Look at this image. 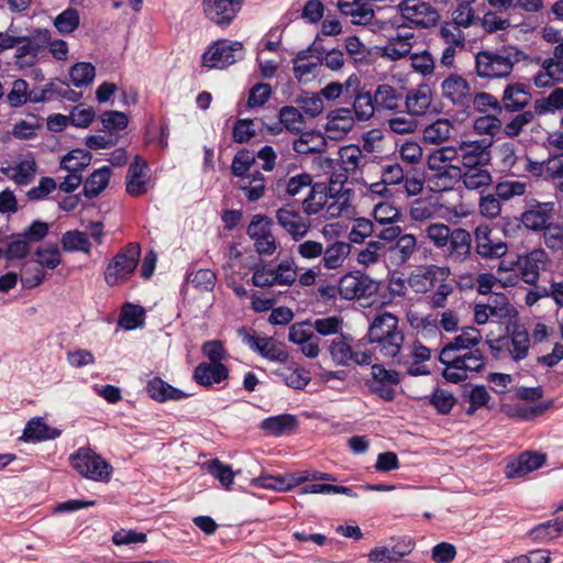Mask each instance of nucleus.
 I'll return each mask as SVG.
<instances>
[{
    "label": "nucleus",
    "instance_id": "obj_17",
    "mask_svg": "<svg viewBox=\"0 0 563 563\" xmlns=\"http://www.w3.org/2000/svg\"><path fill=\"white\" fill-rule=\"evenodd\" d=\"M474 240L476 254L482 258H501L508 252V245L504 241L492 239V228L488 224H479L475 228Z\"/></svg>",
    "mask_w": 563,
    "mask_h": 563
},
{
    "label": "nucleus",
    "instance_id": "obj_5",
    "mask_svg": "<svg viewBox=\"0 0 563 563\" xmlns=\"http://www.w3.org/2000/svg\"><path fill=\"white\" fill-rule=\"evenodd\" d=\"M486 344L496 358L510 357L515 362H520L529 354L530 334L522 325L514 324L506 335L486 339Z\"/></svg>",
    "mask_w": 563,
    "mask_h": 563
},
{
    "label": "nucleus",
    "instance_id": "obj_27",
    "mask_svg": "<svg viewBox=\"0 0 563 563\" xmlns=\"http://www.w3.org/2000/svg\"><path fill=\"white\" fill-rule=\"evenodd\" d=\"M545 462V455L536 452H525L510 460L505 467L507 478H520L540 468Z\"/></svg>",
    "mask_w": 563,
    "mask_h": 563
},
{
    "label": "nucleus",
    "instance_id": "obj_8",
    "mask_svg": "<svg viewBox=\"0 0 563 563\" xmlns=\"http://www.w3.org/2000/svg\"><path fill=\"white\" fill-rule=\"evenodd\" d=\"M69 461L81 476L96 482L108 481L113 471L112 466L90 448H79L70 454Z\"/></svg>",
    "mask_w": 563,
    "mask_h": 563
},
{
    "label": "nucleus",
    "instance_id": "obj_63",
    "mask_svg": "<svg viewBox=\"0 0 563 563\" xmlns=\"http://www.w3.org/2000/svg\"><path fill=\"white\" fill-rule=\"evenodd\" d=\"M500 198L494 194L481 195L478 200V212L482 217L494 220L501 213Z\"/></svg>",
    "mask_w": 563,
    "mask_h": 563
},
{
    "label": "nucleus",
    "instance_id": "obj_42",
    "mask_svg": "<svg viewBox=\"0 0 563 563\" xmlns=\"http://www.w3.org/2000/svg\"><path fill=\"white\" fill-rule=\"evenodd\" d=\"M327 203L328 195L324 185L314 184L310 188L308 196L302 200V211L310 219V217L322 211Z\"/></svg>",
    "mask_w": 563,
    "mask_h": 563
},
{
    "label": "nucleus",
    "instance_id": "obj_33",
    "mask_svg": "<svg viewBox=\"0 0 563 563\" xmlns=\"http://www.w3.org/2000/svg\"><path fill=\"white\" fill-rule=\"evenodd\" d=\"M254 485L275 492H288L299 486V475L296 473H287L284 475L263 474L254 479Z\"/></svg>",
    "mask_w": 563,
    "mask_h": 563
},
{
    "label": "nucleus",
    "instance_id": "obj_46",
    "mask_svg": "<svg viewBox=\"0 0 563 563\" xmlns=\"http://www.w3.org/2000/svg\"><path fill=\"white\" fill-rule=\"evenodd\" d=\"M377 109L394 111L400 107L401 96L389 85H379L374 93Z\"/></svg>",
    "mask_w": 563,
    "mask_h": 563
},
{
    "label": "nucleus",
    "instance_id": "obj_61",
    "mask_svg": "<svg viewBox=\"0 0 563 563\" xmlns=\"http://www.w3.org/2000/svg\"><path fill=\"white\" fill-rule=\"evenodd\" d=\"M102 130L111 135L115 132L122 131L128 126L129 119L125 113L121 111H106L100 115Z\"/></svg>",
    "mask_w": 563,
    "mask_h": 563
},
{
    "label": "nucleus",
    "instance_id": "obj_47",
    "mask_svg": "<svg viewBox=\"0 0 563 563\" xmlns=\"http://www.w3.org/2000/svg\"><path fill=\"white\" fill-rule=\"evenodd\" d=\"M92 155L88 150L75 148L68 152L60 161V168L67 172L80 173L90 165Z\"/></svg>",
    "mask_w": 563,
    "mask_h": 563
},
{
    "label": "nucleus",
    "instance_id": "obj_37",
    "mask_svg": "<svg viewBox=\"0 0 563 563\" xmlns=\"http://www.w3.org/2000/svg\"><path fill=\"white\" fill-rule=\"evenodd\" d=\"M439 272H444V268L435 265L420 267L410 274L408 285L415 292L426 294L433 288V283Z\"/></svg>",
    "mask_w": 563,
    "mask_h": 563
},
{
    "label": "nucleus",
    "instance_id": "obj_34",
    "mask_svg": "<svg viewBox=\"0 0 563 563\" xmlns=\"http://www.w3.org/2000/svg\"><path fill=\"white\" fill-rule=\"evenodd\" d=\"M432 101V90L428 85H420L408 91L405 104L410 115H422Z\"/></svg>",
    "mask_w": 563,
    "mask_h": 563
},
{
    "label": "nucleus",
    "instance_id": "obj_32",
    "mask_svg": "<svg viewBox=\"0 0 563 563\" xmlns=\"http://www.w3.org/2000/svg\"><path fill=\"white\" fill-rule=\"evenodd\" d=\"M339 161L342 169L350 175H356L368 163L369 158L355 144L340 147Z\"/></svg>",
    "mask_w": 563,
    "mask_h": 563
},
{
    "label": "nucleus",
    "instance_id": "obj_15",
    "mask_svg": "<svg viewBox=\"0 0 563 563\" xmlns=\"http://www.w3.org/2000/svg\"><path fill=\"white\" fill-rule=\"evenodd\" d=\"M247 235L254 242L261 255H272L276 249V240L272 233V220L263 214H255L247 227Z\"/></svg>",
    "mask_w": 563,
    "mask_h": 563
},
{
    "label": "nucleus",
    "instance_id": "obj_29",
    "mask_svg": "<svg viewBox=\"0 0 563 563\" xmlns=\"http://www.w3.org/2000/svg\"><path fill=\"white\" fill-rule=\"evenodd\" d=\"M328 141L320 131L300 132L299 137L292 142L294 151L299 155L320 154L325 152Z\"/></svg>",
    "mask_w": 563,
    "mask_h": 563
},
{
    "label": "nucleus",
    "instance_id": "obj_12",
    "mask_svg": "<svg viewBox=\"0 0 563 563\" xmlns=\"http://www.w3.org/2000/svg\"><path fill=\"white\" fill-rule=\"evenodd\" d=\"M239 336L245 345L264 358L279 362H284L287 358V353L282 344L274 338L257 336L255 331L246 328L239 329Z\"/></svg>",
    "mask_w": 563,
    "mask_h": 563
},
{
    "label": "nucleus",
    "instance_id": "obj_22",
    "mask_svg": "<svg viewBox=\"0 0 563 563\" xmlns=\"http://www.w3.org/2000/svg\"><path fill=\"white\" fill-rule=\"evenodd\" d=\"M374 27L377 29L387 42H415V31L401 16L396 13L387 20H375Z\"/></svg>",
    "mask_w": 563,
    "mask_h": 563
},
{
    "label": "nucleus",
    "instance_id": "obj_54",
    "mask_svg": "<svg viewBox=\"0 0 563 563\" xmlns=\"http://www.w3.org/2000/svg\"><path fill=\"white\" fill-rule=\"evenodd\" d=\"M462 29H464L462 25L451 20L441 24L439 34L446 45L460 46V49H463L465 35Z\"/></svg>",
    "mask_w": 563,
    "mask_h": 563
},
{
    "label": "nucleus",
    "instance_id": "obj_44",
    "mask_svg": "<svg viewBox=\"0 0 563 563\" xmlns=\"http://www.w3.org/2000/svg\"><path fill=\"white\" fill-rule=\"evenodd\" d=\"M240 188L244 191L249 201H257L265 194V178L258 170H254L247 176L241 178Z\"/></svg>",
    "mask_w": 563,
    "mask_h": 563
},
{
    "label": "nucleus",
    "instance_id": "obj_31",
    "mask_svg": "<svg viewBox=\"0 0 563 563\" xmlns=\"http://www.w3.org/2000/svg\"><path fill=\"white\" fill-rule=\"evenodd\" d=\"M531 100L530 86L523 82H514L506 86L503 95L504 108L508 111H519Z\"/></svg>",
    "mask_w": 563,
    "mask_h": 563
},
{
    "label": "nucleus",
    "instance_id": "obj_45",
    "mask_svg": "<svg viewBox=\"0 0 563 563\" xmlns=\"http://www.w3.org/2000/svg\"><path fill=\"white\" fill-rule=\"evenodd\" d=\"M390 250L394 252L397 264H406L417 252V238L411 233H405L398 238Z\"/></svg>",
    "mask_w": 563,
    "mask_h": 563
},
{
    "label": "nucleus",
    "instance_id": "obj_19",
    "mask_svg": "<svg viewBox=\"0 0 563 563\" xmlns=\"http://www.w3.org/2000/svg\"><path fill=\"white\" fill-rule=\"evenodd\" d=\"M244 0H203L206 16L219 25H229L241 10Z\"/></svg>",
    "mask_w": 563,
    "mask_h": 563
},
{
    "label": "nucleus",
    "instance_id": "obj_2",
    "mask_svg": "<svg viewBox=\"0 0 563 563\" xmlns=\"http://www.w3.org/2000/svg\"><path fill=\"white\" fill-rule=\"evenodd\" d=\"M492 146L493 142L489 139L462 140L455 145L441 146L428 155L427 167L442 168L464 165L468 168L475 163L490 162Z\"/></svg>",
    "mask_w": 563,
    "mask_h": 563
},
{
    "label": "nucleus",
    "instance_id": "obj_59",
    "mask_svg": "<svg viewBox=\"0 0 563 563\" xmlns=\"http://www.w3.org/2000/svg\"><path fill=\"white\" fill-rule=\"evenodd\" d=\"M527 183L520 180H503L495 185L496 195L504 201L521 197L527 191Z\"/></svg>",
    "mask_w": 563,
    "mask_h": 563
},
{
    "label": "nucleus",
    "instance_id": "obj_64",
    "mask_svg": "<svg viewBox=\"0 0 563 563\" xmlns=\"http://www.w3.org/2000/svg\"><path fill=\"white\" fill-rule=\"evenodd\" d=\"M80 22L79 13L76 9L68 8L60 12L54 20V26L62 34H70L78 26Z\"/></svg>",
    "mask_w": 563,
    "mask_h": 563
},
{
    "label": "nucleus",
    "instance_id": "obj_49",
    "mask_svg": "<svg viewBox=\"0 0 563 563\" xmlns=\"http://www.w3.org/2000/svg\"><path fill=\"white\" fill-rule=\"evenodd\" d=\"M410 552V549L400 547H376L368 553L372 563H397Z\"/></svg>",
    "mask_w": 563,
    "mask_h": 563
},
{
    "label": "nucleus",
    "instance_id": "obj_62",
    "mask_svg": "<svg viewBox=\"0 0 563 563\" xmlns=\"http://www.w3.org/2000/svg\"><path fill=\"white\" fill-rule=\"evenodd\" d=\"M545 179L552 180L556 192L563 195V159L558 154L545 159Z\"/></svg>",
    "mask_w": 563,
    "mask_h": 563
},
{
    "label": "nucleus",
    "instance_id": "obj_30",
    "mask_svg": "<svg viewBox=\"0 0 563 563\" xmlns=\"http://www.w3.org/2000/svg\"><path fill=\"white\" fill-rule=\"evenodd\" d=\"M338 5L341 13L351 16L354 24L365 25L377 20L372 5L365 0H339Z\"/></svg>",
    "mask_w": 563,
    "mask_h": 563
},
{
    "label": "nucleus",
    "instance_id": "obj_10",
    "mask_svg": "<svg viewBox=\"0 0 563 563\" xmlns=\"http://www.w3.org/2000/svg\"><path fill=\"white\" fill-rule=\"evenodd\" d=\"M393 360L397 365L404 367L409 376L430 374L427 362L431 360V350L418 340L409 344L404 343L401 351Z\"/></svg>",
    "mask_w": 563,
    "mask_h": 563
},
{
    "label": "nucleus",
    "instance_id": "obj_56",
    "mask_svg": "<svg viewBox=\"0 0 563 563\" xmlns=\"http://www.w3.org/2000/svg\"><path fill=\"white\" fill-rule=\"evenodd\" d=\"M539 115L563 109V88H555L547 98L537 99L533 104Z\"/></svg>",
    "mask_w": 563,
    "mask_h": 563
},
{
    "label": "nucleus",
    "instance_id": "obj_13",
    "mask_svg": "<svg viewBox=\"0 0 563 563\" xmlns=\"http://www.w3.org/2000/svg\"><path fill=\"white\" fill-rule=\"evenodd\" d=\"M278 225L295 241H301L311 229L310 219L291 205H285L276 211Z\"/></svg>",
    "mask_w": 563,
    "mask_h": 563
},
{
    "label": "nucleus",
    "instance_id": "obj_3",
    "mask_svg": "<svg viewBox=\"0 0 563 563\" xmlns=\"http://www.w3.org/2000/svg\"><path fill=\"white\" fill-rule=\"evenodd\" d=\"M398 322V318L390 312L377 314L371 322L367 340L384 357L394 358L401 351L405 335Z\"/></svg>",
    "mask_w": 563,
    "mask_h": 563
},
{
    "label": "nucleus",
    "instance_id": "obj_6",
    "mask_svg": "<svg viewBox=\"0 0 563 563\" xmlns=\"http://www.w3.org/2000/svg\"><path fill=\"white\" fill-rule=\"evenodd\" d=\"M445 366L442 376L445 380L457 384L468 378L470 373L483 371L487 363V357L479 349L454 354L449 358H439Z\"/></svg>",
    "mask_w": 563,
    "mask_h": 563
},
{
    "label": "nucleus",
    "instance_id": "obj_50",
    "mask_svg": "<svg viewBox=\"0 0 563 563\" xmlns=\"http://www.w3.org/2000/svg\"><path fill=\"white\" fill-rule=\"evenodd\" d=\"M144 309L141 306L125 303L122 307L119 324L125 330H134L143 324Z\"/></svg>",
    "mask_w": 563,
    "mask_h": 563
},
{
    "label": "nucleus",
    "instance_id": "obj_21",
    "mask_svg": "<svg viewBox=\"0 0 563 563\" xmlns=\"http://www.w3.org/2000/svg\"><path fill=\"white\" fill-rule=\"evenodd\" d=\"M442 97L455 106H467L472 100L470 82L457 74H451L441 82Z\"/></svg>",
    "mask_w": 563,
    "mask_h": 563
},
{
    "label": "nucleus",
    "instance_id": "obj_53",
    "mask_svg": "<svg viewBox=\"0 0 563 563\" xmlns=\"http://www.w3.org/2000/svg\"><path fill=\"white\" fill-rule=\"evenodd\" d=\"M203 467L208 473L216 477L225 489H231L235 475L231 466L223 464L218 459H214L206 462Z\"/></svg>",
    "mask_w": 563,
    "mask_h": 563
},
{
    "label": "nucleus",
    "instance_id": "obj_55",
    "mask_svg": "<svg viewBox=\"0 0 563 563\" xmlns=\"http://www.w3.org/2000/svg\"><path fill=\"white\" fill-rule=\"evenodd\" d=\"M550 214L549 212L538 207L536 209L527 210L521 216L522 224L532 231H541L549 228Z\"/></svg>",
    "mask_w": 563,
    "mask_h": 563
},
{
    "label": "nucleus",
    "instance_id": "obj_26",
    "mask_svg": "<svg viewBox=\"0 0 563 563\" xmlns=\"http://www.w3.org/2000/svg\"><path fill=\"white\" fill-rule=\"evenodd\" d=\"M322 65V52L314 45L300 51L294 58V74L299 80H308L310 76H314L318 68Z\"/></svg>",
    "mask_w": 563,
    "mask_h": 563
},
{
    "label": "nucleus",
    "instance_id": "obj_41",
    "mask_svg": "<svg viewBox=\"0 0 563 563\" xmlns=\"http://www.w3.org/2000/svg\"><path fill=\"white\" fill-rule=\"evenodd\" d=\"M111 174L108 166L96 169L84 184V195L89 199L98 197L108 187Z\"/></svg>",
    "mask_w": 563,
    "mask_h": 563
},
{
    "label": "nucleus",
    "instance_id": "obj_48",
    "mask_svg": "<svg viewBox=\"0 0 563 563\" xmlns=\"http://www.w3.org/2000/svg\"><path fill=\"white\" fill-rule=\"evenodd\" d=\"M62 245L66 252H82L89 254L91 243L85 232L78 230L67 231L62 236Z\"/></svg>",
    "mask_w": 563,
    "mask_h": 563
},
{
    "label": "nucleus",
    "instance_id": "obj_39",
    "mask_svg": "<svg viewBox=\"0 0 563 563\" xmlns=\"http://www.w3.org/2000/svg\"><path fill=\"white\" fill-rule=\"evenodd\" d=\"M146 390L150 397L157 401L179 400L187 396L183 390L173 387L158 377L148 380Z\"/></svg>",
    "mask_w": 563,
    "mask_h": 563
},
{
    "label": "nucleus",
    "instance_id": "obj_11",
    "mask_svg": "<svg viewBox=\"0 0 563 563\" xmlns=\"http://www.w3.org/2000/svg\"><path fill=\"white\" fill-rule=\"evenodd\" d=\"M244 45L240 41L219 40L202 55V65L209 68H227L243 59Z\"/></svg>",
    "mask_w": 563,
    "mask_h": 563
},
{
    "label": "nucleus",
    "instance_id": "obj_14",
    "mask_svg": "<svg viewBox=\"0 0 563 563\" xmlns=\"http://www.w3.org/2000/svg\"><path fill=\"white\" fill-rule=\"evenodd\" d=\"M21 43L15 52V62L20 67L33 65L38 54L47 48L49 30L36 29L30 36H20Z\"/></svg>",
    "mask_w": 563,
    "mask_h": 563
},
{
    "label": "nucleus",
    "instance_id": "obj_1",
    "mask_svg": "<svg viewBox=\"0 0 563 563\" xmlns=\"http://www.w3.org/2000/svg\"><path fill=\"white\" fill-rule=\"evenodd\" d=\"M490 162L475 163L472 167L464 165L442 168H428V187L434 192L448 191L462 181L467 190H482L493 184V175L488 169Z\"/></svg>",
    "mask_w": 563,
    "mask_h": 563
},
{
    "label": "nucleus",
    "instance_id": "obj_52",
    "mask_svg": "<svg viewBox=\"0 0 563 563\" xmlns=\"http://www.w3.org/2000/svg\"><path fill=\"white\" fill-rule=\"evenodd\" d=\"M95 76L96 69L91 63H77L69 70L70 81L77 88L89 86Z\"/></svg>",
    "mask_w": 563,
    "mask_h": 563
},
{
    "label": "nucleus",
    "instance_id": "obj_60",
    "mask_svg": "<svg viewBox=\"0 0 563 563\" xmlns=\"http://www.w3.org/2000/svg\"><path fill=\"white\" fill-rule=\"evenodd\" d=\"M438 212V206L430 199H417L412 202L409 214L413 221L424 222Z\"/></svg>",
    "mask_w": 563,
    "mask_h": 563
},
{
    "label": "nucleus",
    "instance_id": "obj_43",
    "mask_svg": "<svg viewBox=\"0 0 563 563\" xmlns=\"http://www.w3.org/2000/svg\"><path fill=\"white\" fill-rule=\"evenodd\" d=\"M297 424L292 415L284 413L272 416L261 422V428L271 435L279 437L291 431Z\"/></svg>",
    "mask_w": 563,
    "mask_h": 563
},
{
    "label": "nucleus",
    "instance_id": "obj_25",
    "mask_svg": "<svg viewBox=\"0 0 563 563\" xmlns=\"http://www.w3.org/2000/svg\"><path fill=\"white\" fill-rule=\"evenodd\" d=\"M482 339L481 331L475 327L463 328L460 334L442 347L439 358H449L454 354L473 351L477 349L476 346L482 342Z\"/></svg>",
    "mask_w": 563,
    "mask_h": 563
},
{
    "label": "nucleus",
    "instance_id": "obj_35",
    "mask_svg": "<svg viewBox=\"0 0 563 563\" xmlns=\"http://www.w3.org/2000/svg\"><path fill=\"white\" fill-rule=\"evenodd\" d=\"M229 376V369L225 365L200 363L194 371L195 382L205 387L212 386L225 380Z\"/></svg>",
    "mask_w": 563,
    "mask_h": 563
},
{
    "label": "nucleus",
    "instance_id": "obj_24",
    "mask_svg": "<svg viewBox=\"0 0 563 563\" xmlns=\"http://www.w3.org/2000/svg\"><path fill=\"white\" fill-rule=\"evenodd\" d=\"M125 180V190L130 196L139 197L144 195L150 183L146 161L136 155L129 166Z\"/></svg>",
    "mask_w": 563,
    "mask_h": 563
},
{
    "label": "nucleus",
    "instance_id": "obj_58",
    "mask_svg": "<svg viewBox=\"0 0 563 563\" xmlns=\"http://www.w3.org/2000/svg\"><path fill=\"white\" fill-rule=\"evenodd\" d=\"M279 121L285 129L291 133H299L305 128V120L301 112L291 106L283 107L279 110Z\"/></svg>",
    "mask_w": 563,
    "mask_h": 563
},
{
    "label": "nucleus",
    "instance_id": "obj_20",
    "mask_svg": "<svg viewBox=\"0 0 563 563\" xmlns=\"http://www.w3.org/2000/svg\"><path fill=\"white\" fill-rule=\"evenodd\" d=\"M37 164L32 153L18 155L5 168L4 174L19 186L29 185L35 177Z\"/></svg>",
    "mask_w": 563,
    "mask_h": 563
},
{
    "label": "nucleus",
    "instance_id": "obj_7",
    "mask_svg": "<svg viewBox=\"0 0 563 563\" xmlns=\"http://www.w3.org/2000/svg\"><path fill=\"white\" fill-rule=\"evenodd\" d=\"M141 255L137 243H129L111 260L104 271V280L109 286L125 283L133 275Z\"/></svg>",
    "mask_w": 563,
    "mask_h": 563
},
{
    "label": "nucleus",
    "instance_id": "obj_18",
    "mask_svg": "<svg viewBox=\"0 0 563 563\" xmlns=\"http://www.w3.org/2000/svg\"><path fill=\"white\" fill-rule=\"evenodd\" d=\"M548 261V254L544 250L536 249L526 255L517 257V271L519 280L522 279L529 285H536L539 280L540 269Z\"/></svg>",
    "mask_w": 563,
    "mask_h": 563
},
{
    "label": "nucleus",
    "instance_id": "obj_23",
    "mask_svg": "<svg viewBox=\"0 0 563 563\" xmlns=\"http://www.w3.org/2000/svg\"><path fill=\"white\" fill-rule=\"evenodd\" d=\"M445 258L450 263L461 264L472 255V235L463 228L452 230L450 242L445 246Z\"/></svg>",
    "mask_w": 563,
    "mask_h": 563
},
{
    "label": "nucleus",
    "instance_id": "obj_9",
    "mask_svg": "<svg viewBox=\"0 0 563 563\" xmlns=\"http://www.w3.org/2000/svg\"><path fill=\"white\" fill-rule=\"evenodd\" d=\"M351 336L341 335L334 338L329 345V353L332 361L340 366H349L352 363L356 365H369L373 361V354L369 351H363V340H360L355 346L352 345Z\"/></svg>",
    "mask_w": 563,
    "mask_h": 563
},
{
    "label": "nucleus",
    "instance_id": "obj_40",
    "mask_svg": "<svg viewBox=\"0 0 563 563\" xmlns=\"http://www.w3.org/2000/svg\"><path fill=\"white\" fill-rule=\"evenodd\" d=\"M453 125L448 119H438L428 124L422 132L424 143L439 145L446 142L452 134Z\"/></svg>",
    "mask_w": 563,
    "mask_h": 563
},
{
    "label": "nucleus",
    "instance_id": "obj_38",
    "mask_svg": "<svg viewBox=\"0 0 563 563\" xmlns=\"http://www.w3.org/2000/svg\"><path fill=\"white\" fill-rule=\"evenodd\" d=\"M351 252V245L346 242L335 241L323 249L321 263L327 269L341 267Z\"/></svg>",
    "mask_w": 563,
    "mask_h": 563
},
{
    "label": "nucleus",
    "instance_id": "obj_16",
    "mask_svg": "<svg viewBox=\"0 0 563 563\" xmlns=\"http://www.w3.org/2000/svg\"><path fill=\"white\" fill-rule=\"evenodd\" d=\"M399 16L418 26L430 27L439 21L438 11L423 0H404L399 5Z\"/></svg>",
    "mask_w": 563,
    "mask_h": 563
},
{
    "label": "nucleus",
    "instance_id": "obj_28",
    "mask_svg": "<svg viewBox=\"0 0 563 563\" xmlns=\"http://www.w3.org/2000/svg\"><path fill=\"white\" fill-rule=\"evenodd\" d=\"M354 126V117L347 108L332 110L327 117L325 132L331 140L343 139Z\"/></svg>",
    "mask_w": 563,
    "mask_h": 563
},
{
    "label": "nucleus",
    "instance_id": "obj_57",
    "mask_svg": "<svg viewBox=\"0 0 563 563\" xmlns=\"http://www.w3.org/2000/svg\"><path fill=\"white\" fill-rule=\"evenodd\" d=\"M338 291L344 299H354L363 296L365 288L363 282L357 276L346 274L340 279Z\"/></svg>",
    "mask_w": 563,
    "mask_h": 563
},
{
    "label": "nucleus",
    "instance_id": "obj_51",
    "mask_svg": "<svg viewBox=\"0 0 563 563\" xmlns=\"http://www.w3.org/2000/svg\"><path fill=\"white\" fill-rule=\"evenodd\" d=\"M375 109L377 108L374 96L369 92H357L354 96L353 111L358 121L369 120L374 115Z\"/></svg>",
    "mask_w": 563,
    "mask_h": 563
},
{
    "label": "nucleus",
    "instance_id": "obj_36",
    "mask_svg": "<svg viewBox=\"0 0 563 563\" xmlns=\"http://www.w3.org/2000/svg\"><path fill=\"white\" fill-rule=\"evenodd\" d=\"M60 435V430L51 428L43 418H32L23 430L22 439L26 442L54 440Z\"/></svg>",
    "mask_w": 563,
    "mask_h": 563
},
{
    "label": "nucleus",
    "instance_id": "obj_4",
    "mask_svg": "<svg viewBox=\"0 0 563 563\" xmlns=\"http://www.w3.org/2000/svg\"><path fill=\"white\" fill-rule=\"evenodd\" d=\"M522 58L523 53L515 47L499 52L481 51L475 56L476 75L485 79L506 78Z\"/></svg>",
    "mask_w": 563,
    "mask_h": 563
}]
</instances>
